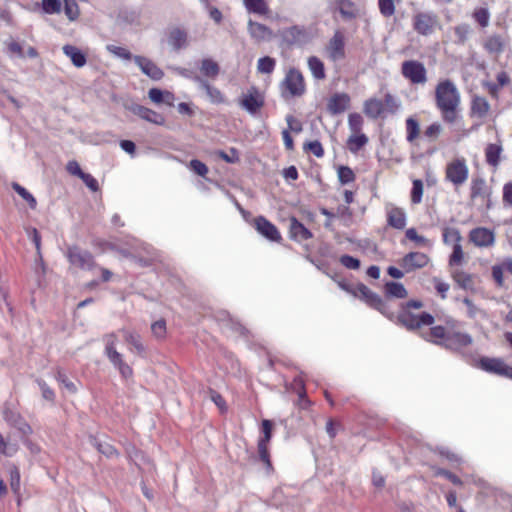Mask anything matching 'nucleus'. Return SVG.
I'll list each match as a JSON object with an SVG mask.
<instances>
[{"label": "nucleus", "instance_id": "nucleus-63", "mask_svg": "<svg viewBox=\"0 0 512 512\" xmlns=\"http://www.w3.org/2000/svg\"><path fill=\"white\" fill-rule=\"evenodd\" d=\"M37 383L42 393V397L47 401L53 402L55 399L54 391L41 379H38Z\"/></svg>", "mask_w": 512, "mask_h": 512}, {"label": "nucleus", "instance_id": "nucleus-51", "mask_svg": "<svg viewBox=\"0 0 512 512\" xmlns=\"http://www.w3.org/2000/svg\"><path fill=\"white\" fill-rule=\"evenodd\" d=\"M464 258V252L460 242L454 243L453 251L449 258V266H457L462 264Z\"/></svg>", "mask_w": 512, "mask_h": 512}, {"label": "nucleus", "instance_id": "nucleus-57", "mask_svg": "<svg viewBox=\"0 0 512 512\" xmlns=\"http://www.w3.org/2000/svg\"><path fill=\"white\" fill-rule=\"evenodd\" d=\"M188 167L195 174H197V175H199L201 177H205L207 175V173H208V167L206 166V164L203 163L202 161L198 160V159H192L189 162Z\"/></svg>", "mask_w": 512, "mask_h": 512}, {"label": "nucleus", "instance_id": "nucleus-11", "mask_svg": "<svg viewBox=\"0 0 512 512\" xmlns=\"http://www.w3.org/2000/svg\"><path fill=\"white\" fill-rule=\"evenodd\" d=\"M437 24V16L431 12H420L413 18L414 30L420 35H430Z\"/></svg>", "mask_w": 512, "mask_h": 512}, {"label": "nucleus", "instance_id": "nucleus-24", "mask_svg": "<svg viewBox=\"0 0 512 512\" xmlns=\"http://www.w3.org/2000/svg\"><path fill=\"white\" fill-rule=\"evenodd\" d=\"M290 237L298 242L312 238V233L296 218L290 220Z\"/></svg>", "mask_w": 512, "mask_h": 512}, {"label": "nucleus", "instance_id": "nucleus-9", "mask_svg": "<svg viewBox=\"0 0 512 512\" xmlns=\"http://www.w3.org/2000/svg\"><path fill=\"white\" fill-rule=\"evenodd\" d=\"M279 36L287 45L302 46L310 41V35L304 26L294 25L279 31Z\"/></svg>", "mask_w": 512, "mask_h": 512}, {"label": "nucleus", "instance_id": "nucleus-39", "mask_svg": "<svg viewBox=\"0 0 512 512\" xmlns=\"http://www.w3.org/2000/svg\"><path fill=\"white\" fill-rule=\"evenodd\" d=\"M454 281L463 289H471L473 287L472 276L462 270H455L452 273Z\"/></svg>", "mask_w": 512, "mask_h": 512}, {"label": "nucleus", "instance_id": "nucleus-49", "mask_svg": "<svg viewBox=\"0 0 512 512\" xmlns=\"http://www.w3.org/2000/svg\"><path fill=\"white\" fill-rule=\"evenodd\" d=\"M363 117L359 113H351L348 116V126L353 134L361 133L363 127Z\"/></svg>", "mask_w": 512, "mask_h": 512}, {"label": "nucleus", "instance_id": "nucleus-38", "mask_svg": "<svg viewBox=\"0 0 512 512\" xmlns=\"http://www.w3.org/2000/svg\"><path fill=\"white\" fill-rule=\"evenodd\" d=\"M487 195V186L483 178H473L471 182V198H484Z\"/></svg>", "mask_w": 512, "mask_h": 512}, {"label": "nucleus", "instance_id": "nucleus-35", "mask_svg": "<svg viewBox=\"0 0 512 512\" xmlns=\"http://www.w3.org/2000/svg\"><path fill=\"white\" fill-rule=\"evenodd\" d=\"M120 332L123 334L125 341L132 345L138 353H143L145 351V347L138 333L125 328L121 329Z\"/></svg>", "mask_w": 512, "mask_h": 512}, {"label": "nucleus", "instance_id": "nucleus-14", "mask_svg": "<svg viewBox=\"0 0 512 512\" xmlns=\"http://www.w3.org/2000/svg\"><path fill=\"white\" fill-rule=\"evenodd\" d=\"M385 213L387 217V224L397 230H402L407 224V215L403 208H400L392 203L385 205Z\"/></svg>", "mask_w": 512, "mask_h": 512}, {"label": "nucleus", "instance_id": "nucleus-5", "mask_svg": "<svg viewBox=\"0 0 512 512\" xmlns=\"http://www.w3.org/2000/svg\"><path fill=\"white\" fill-rule=\"evenodd\" d=\"M469 168L463 157L455 158L449 162L445 170V178L455 187L462 186L468 179Z\"/></svg>", "mask_w": 512, "mask_h": 512}, {"label": "nucleus", "instance_id": "nucleus-37", "mask_svg": "<svg viewBox=\"0 0 512 512\" xmlns=\"http://www.w3.org/2000/svg\"><path fill=\"white\" fill-rule=\"evenodd\" d=\"M368 143V137L363 133L352 134L347 140V146L350 152L357 153Z\"/></svg>", "mask_w": 512, "mask_h": 512}, {"label": "nucleus", "instance_id": "nucleus-12", "mask_svg": "<svg viewBox=\"0 0 512 512\" xmlns=\"http://www.w3.org/2000/svg\"><path fill=\"white\" fill-rule=\"evenodd\" d=\"M69 262L80 269L91 270L95 267L92 254L88 251L81 250L78 247H70L67 253Z\"/></svg>", "mask_w": 512, "mask_h": 512}, {"label": "nucleus", "instance_id": "nucleus-29", "mask_svg": "<svg viewBox=\"0 0 512 512\" xmlns=\"http://www.w3.org/2000/svg\"><path fill=\"white\" fill-rule=\"evenodd\" d=\"M199 69L204 77L212 80H215L220 73L219 64L211 58H203L200 61Z\"/></svg>", "mask_w": 512, "mask_h": 512}, {"label": "nucleus", "instance_id": "nucleus-47", "mask_svg": "<svg viewBox=\"0 0 512 512\" xmlns=\"http://www.w3.org/2000/svg\"><path fill=\"white\" fill-rule=\"evenodd\" d=\"M12 188L14 189V191L19 194L25 201H27V203L29 204L30 208L31 209H35L36 206H37V201L35 199V197L30 193L28 192L23 186H21L20 184L14 182L12 184Z\"/></svg>", "mask_w": 512, "mask_h": 512}, {"label": "nucleus", "instance_id": "nucleus-17", "mask_svg": "<svg viewBox=\"0 0 512 512\" xmlns=\"http://www.w3.org/2000/svg\"><path fill=\"white\" fill-rule=\"evenodd\" d=\"M469 238L477 247H490L495 242L494 232L484 227L472 229L470 231Z\"/></svg>", "mask_w": 512, "mask_h": 512}, {"label": "nucleus", "instance_id": "nucleus-58", "mask_svg": "<svg viewBox=\"0 0 512 512\" xmlns=\"http://www.w3.org/2000/svg\"><path fill=\"white\" fill-rule=\"evenodd\" d=\"M380 13L384 17H390L395 13V4L393 0H378Z\"/></svg>", "mask_w": 512, "mask_h": 512}, {"label": "nucleus", "instance_id": "nucleus-4", "mask_svg": "<svg viewBox=\"0 0 512 512\" xmlns=\"http://www.w3.org/2000/svg\"><path fill=\"white\" fill-rule=\"evenodd\" d=\"M281 91L284 98L302 96L305 92L302 73L295 68L289 69L281 82Z\"/></svg>", "mask_w": 512, "mask_h": 512}, {"label": "nucleus", "instance_id": "nucleus-30", "mask_svg": "<svg viewBox=\"0 0 512 512\" xmlns=\"http://www.w3.org/2000/svg\"><path fill=\"white\" fill-rule=\"evenodd\" d=\"M490 110V104L482 96H474L471 101V112L478 118H485Z\"/></svg>", "mask_w": 512, "mask_h": 512}, {"label": "nucleus", "instance_id": "nucleus-8", "mask_svg": "<svg viewBox=\"0 0 512 512\" xmlns=\"http://www.w3.org/2000/svg\"><path fill=\"white\" fill-rule=\"evenodd\" d=\"M264 104V94L255 86L248 88L239 100L240 107L251 115H255Z\"/></svg>", "mask_w": 512, "mask_h": 512}, {"label": "nucleus", "instance_id": "nucleus-50", "mask_svg": "<svg viewBox=\"0 0 512 512\" xmlns=\"http://www.w3.org/2000/svg\"><path fill=\"white\" fill-rule=\"evenodd\" d=\"M443 242L445 244H449L451 242L458 243L461 242L462 237L457 228L454 227H445L443 228Z\"/></svg>", "mask_w": 512, "mask_h": 512}, {"label": "nucleus", "instance_id": "nucleus-13", "mask_svg": "<svg viewBox=\"0 0 512 512\" xmlns=\"http://www.w3.org/2000/svg\"><path fill=\"white\" fill-rule=\"evenodd\" d=\"M4 420L12 427L16 428L23 436H27L32 433V428L24 420V418L9 405H6L3 410Z\"/></svg>", "mask_w": 512, "mask_h": 512}, {"label": "nucleus", "instance_id": "nucleus-56", "mask_svg": "<svg viewBox=\"0 0 512 512\" xmlns=\"http://www.w3.org/2000/svg\"><path fill=\"white\" fill-rule=\"evenodd\" d=\"M423 196V183L421 180L416 179L413 181L412 191H411V201L414 204H418L421 202Z\"/></svg>", "mask_w": 512, "mask_h": 512}, {"label": "nucleus", "instance_id": "nucleus-7", "mask_svg": "<svg viewBox=\"0 0 512 512\" xmlns=\"http://www.w3.org/2000/svg\"><path fill=\"white\" fill-rule=\"evenodd\" d=\"M401 74L413 85H425L427 82L426 67L418 60L404 61L401 64Z\"/></svg>", "mask_w": 512, "mask_h": 512}, {"label": "nucleus", "instance_id": "nucleus-6", "mask_svg": "<svg viewBox=\"0 0 512 512\" xmlns=\"http://www.w3.org/2000/svg\"><path fill=\"white\" fill-rule=\"evenodd\" d=\"M398 322L409 330L420 328L421 326H430L434 323V317L427 312L415 314L407 308H401L397 315Z\"/></svg>", "mask_w": 512, "mask_h": 512}, {"label": "nucleus", "instance_id": "nucleus-33", "mask_svg": "<svg viewBox=\"0 0 512 512\" xmlns=\"http://www.w3.org/2000/svg\"><path fill=\"white\" fill-rule=\"evenodd\" d=\"M308 68L312 76L317 80H323L326 77L323 62L316 56L308 58Z\"/></svg>", "mask_w": 512, "mask_h": 512}, {"label": "nucleus", "instance_id": "nucleus-2", "mask_svg": "<svg viewBox=\"0 0 512 512\" xmlns=\"http://www.w3.org/2000/svg\"><path fill=\"white\" fill-rule=\"evenodd\" d=\"M448 325V335L445 341V348L459 352L462 349L469 347L473 343L472 336L464 332L461 327L462 323L458 320L448 317L445 320Z\"/></svg>", "mask_w": 512, "mask_h": 512}, {"label": "nucleus", "instance_id": "nucleus-22", "mask_svg": "<svg viewBox=\"0 0 512 512\" xmlns=\"http://www.w3.org/2000/svg\"><path fill=\"white\" fill-rule=\"evenodd\" d=\"M483 48L489 55H500L505 49V41L499 34H492L483 40Z\"/></svg>", "mask_w": 512, "mask_h": 512}, {"label": "nucleus", "instance_id": "nucleus-1", "mask_svg": "<svg viewBox=\"0 0 512 512\" xmlns=\"http://www.w3.org/2000/svg\"><path fill=\"white\" fill-rule=\"evenodd\" d=\"M435 103L445 122L453 123L461 103L460 92L450 79L440 80L435 88Z\"/></svg>", "mask_w": 512, "mask_h": 512}, {"label": "nucleus", "instance_id": "nucleus-18", "mask_svg": "<svg viewBox=\"0 0 512 512\" xmlns=\"http://www.w3.org/2000/svg\"><path fill=\"white\" fill-rule=\"evenodd\" d=\"M133 60L142 73L152 80L157 81L163 78L164 72L150 59L137 55L133 57Z\"/></svg>", "mask_w": 512, "mask_h": 512}, {"label": "nucleus", "instance_id": "nucleus-19", "mask_svg": "<svg viewBox=\"0 0 512 512\" xmlns=\"http://www.w3.org/2000/svg\"><path fill=\"white\" fill-rule=\"evenodd\" d=\"M428 262L429 258L426 254L422 252H410L403 257L401 266L406 270V272H410L412 270L425 267Z\"/></svg>", "mask_w": 512, "mask_h": 512}, {"label": "nucleus", "instance_id": "nucleus-41", "mask_svg": "<svg viewBox=\"0 0 512 512\" xmlns=\"http://www.w3.org/2000/svg\"><path fill=\"white\" fill-rule=\"evenodd\" d=\"M420 131L419 123L413 117H409L406 119V140L409 143H413L415 139L418 137Z\"/></svg>", "mask_w": 512, "mask_h": 512}, {"label": "nucleus", "instance_id": "nucleus-64", "mask_svg": "<svg viewBox=\"0 0 512 512\" xmlns=\"http://www.w3.org/2000/svg\"><path fill=\"white\" fill-rule=\"evenodd\" d=\"M339 261L347 269L356 270L360 267V261L350 255H342Z\"/></svg>", "mask_w": 512, "mask_h": 512}, {"label": "nucleus", "instance_id": "nucleus-43", "mask_svg": "<svg viewBox=\"0 0 512 512\" xmlns=\"http://www.w3.org/2000/svg\"><path fill=\"white\" fill-rule=\"evenodd\" d=\"M246 9L249 12L263 15L268 11V7L264 0H243Z\"/></svg>", "mask_w": 512, "mask_h": 512}, {"label": "nucleus", "instance_id": "nucleus-60", "mask_svg": "<svg viewBox=\"0 0 512 512\" xmlns=\"http://www.w3.org/2000/svg\"><path fill=\"white\" fill-rule=\"evenodd\" d=\"M97 450L108 458L117 455L116 449L108 442L96 441Z\"/></svg>", "mask_w": 512, "mask_h": 512}, {"label": "nucleus", "instance_id": "nucleus-36", "mask_svg": "<svg viewBox=\"0 0 512 512\" xmlns=\"http://www.w3.org/2000/svg\"><path fill=\"white\" fill-rule=\"evenodd\" d=\"M104 342H105V355L110 360L112 358H117L119 355H121L116 350V344L118 342V337L115 333H110L104 336Z\"/></svg>", "mask_w": 512, "mask_h": 512}, {"label": "nucleus", "instance_id": "nucleus-53", "mask_svg": "<svg viewBox=\"0 0 512 512\" xmlns=\"http://www.w3.org/2000/svg\"><path fill=\"white\" fill-rule=\"evenodd\" d=\"M19 447L16 443L5 441L4 437L0 433V454L7 457H12L18 451Z\"/></svg>", "mask_w": 512, "mask_h": 512}, {"label": "nucleus", "instance_id": "nucleus-20", "mask_svg": "<svg viewBox=\"0 0 512 512\" xmlns=\"http://www.w3.org/2000/svg\"><path fill=\"white\" fill-rule=\"evenodd\" d=\"M248 32L255 41H269L273 38L272 30L264 24L249 20Z\"/></svg>", "mask_w": 512, "mask_h": 512}, {"label": "nucleus", "instance_id": "nucleus-34", "mask_svg": "<svg viewBox=\"0 0 512 512\" xmlns=\"http://www.w3.org/2000/svg\"><path fill=\"white\" fill-rule=\"evenodd\" d=\"M502 152L501 145L498 144H488L485 149V158L486 162L493 167H497L500 162V155Z\"/></svg>", "mask_w": 512, "mask_h": 512}, {"label": "nucleus", "instance_id": "nucleus-31", "mask_svg": "<svg viewBox=\"0 0 512 512\" xmlns=\"http://www.w3.org/2000/svg\"><path fill=\"white\" fill-rule=\"evenodd\" d=\"M504 361L499 358L483 357L480 360V367L486 372L500 375L504 366Z\"/></svg>", "mask_w": 512, "mask_h": 512}, {"label": "nucleus", "instance_id": "nucleus-16", "mask_svg": "<svg viewBox=\"0 0 512 512\" xmlns=\"http://www.w3.org/2000/svg\"><path fill=\"white\" fill-rule=\"evenodd\" d=\"M254 224L257 232L266 239L273 242H279L281 240V234L278 231L277 227L269 220H267L265 217H256Z\"/></svg>", "mask_w": 512, "mask_h": 512}, {"label": "nucleus", "instance_id": "nucleus-3", "mask_svg": "<svg viewBox=\"0 0 512 512\" xmlns=\"http://www.w3.org/2000/svg\"><path fill=\"white\" fill-rule=\"evenodd\" d=\"M351 293L363 300L370 307L378 310L389 319H393L394 313L388 308V304L378 294L369 289L366 285L359 283L351 290Z\"/></svg>", "mask_w": 512, "mask_h": 512}, {"label": "nucleus", "instance_id": "nucleus-21", "mask_svg": "<svg viewBox=\"0 0 512 512\" xmlns=\"http://www.w3.org/2000/svg\"><path fill=\"white\" fill-rule=\"evenodd\" d=\"M350 97L346 93H336L328 101L327 108L332 115L343 113L348 109Z\"/></svg>", "mask_w": 512, "mask_h": 512}, {"label": "nucleus", "instance_id": "nucleus-55", "mask_svg": "<svg viewBox=\"0 0 512 512\" xmlns=\"http://www.w3.org/2000/svg\"><path fill=\"white\" fill-rule=\"evenodd\" d=\"M64 12L70 20H75L79 16L78 4L75 0H63Z\"/></svg>", "mask_w": 512, "mask_h": 512}, {"label": "nucleus", "instance_id": "nucleus-48", "mask_svg": "<svg viewBox=\"0 0 512 512\" xmlns=\"http://www.w3.org/2000/svg\"><path fill=\"white\" fill-rule=\"evenodd\" d=\"M171 70L175 74H177L185 79H189V80L197 83L198 85H199L200 81L204 78V77H201L198 74H196L193 70H190V69H187L184 67H179V66L171 67Z\"/></svg>", "mask_w": 512, "mask_h": 512}, {"label": "nucleus", "instance_id": "nucleus-44", "mask_svg": "<svg viewBox=\"0 0 512 512\" xmlns=\"http://www.w3.org/2000/svg\"><path fill=\"white\" fill-rule=\"evenodd\" d=\"M109 361L119 370L123 378L128 379L132 376V368L123 361L122 355H119L117 358H112Z\"/></svg>", "mask_w": 512, "mask_h": 512}, {"label": "nucleus", "instance_id": "nucleus-62", "mask_svg": "<svg viewBox=\"0 0 512 512\" xmlns=\"http://www.w3.org/2000/svg\"><path fill=\"white\" fill-rule=\"evenodd\" d=\"M258 453L260 460L266 465L267 469L272 468V464L270 461V455L268 451V444L266 443H258Z\"/></svg>", "mask_w": 512, "mask_h": 512}, {"label": "nucleus", "instance_id": "nucleus-23", "mask_svg": "<svg viewBox=\"0 0 512 512\" xmlns=\"http://www.w3.org/2000/svg\"><path fill=\"white\" fill-rule=\"evenodd\" d=\"M168 44L176 51L184 49L188 45V35L180 28H173L168 35Z\"/></svg>", "mask_w": 512, "mask_h": 512}, {"label": "nucleus", "instance_id": "nucleus-59", "mask_svg": "<svg viewBox=\"0 0 512 512\" xmlns=\"http://www.w3.org/2000/svg\"><path fill=\"white\" fill-rule=\"evenodd\" d=\"M43 11L47 14H55L61 11L60 0H42Z\"/></svg>", "mask_w": 512, "mask_h": 512}, {"label": "nucleus", "instance_id": "nucleus-25", "mask_svg": "<svg viewBox=\"0 0 512 512\" xmlns=\"http://www.w3.org/2000/svg\"><path fill=\"white\" fill-rule=\"evenodd\" d=\"M63 53L71 60L73 65L77 68L85 66L87 62L86 55L74 45H64Z\"/></svg>", "mask_w": 512, "mask_h": 512}, {"label": "nucleus", "instance_id": "nucleus-61", "mask_svg": "<svg viewBox=\"0 0 512 512\" xmlns=\"http://www.w3.org/2000/svg\"><path fill=\"white\" fill-rule=\"evenodd\" d=\"M304 149L310 151L313 155L318 158L323 157L324 149L322 144L318 140L310 141L304 145Z\"/></svg>", "mask_w": 512, "mask_h": 512}, {"label": "nucleus", "instance_id": "nucleus-28", "mask_svg": "<svg viewBox=\"0 0 512 512\" xmlns=\"http://www.w3.org/2000/svg\"><path fill=\"white\" fill-rule=\"evenodd\" d=\"M384 109V103L377 98H370L363 105V112L371 119H377L384 112Z\"/></svg>", "mask_w": 512, "mask_h": 512}, {"label": "nucleus", "instance_id": "nucleus-46", "mask_svg": "<svg viewBox=\"0 0 512 512\" xmlns=\"http://www.w3.org/2000/svg\"><path fill=\"white\" fill-rule=\"evenodd\" d=\"M454 33L457 38L456 43L464 44L468 40L469 35L471 34V27L469 24L466 23L459 24L454 28Z\"/></svg>", "mask_w": 512, "mask_h": 512}, {"label": "nucleus", "instance_id": "nucleus-26", "mask_svg": "<svg viewBox=\"0 0 512 512\" xmlns=\"http://www.w3.org/2000/svg\"><path fill=\"white\" fill-rule=\"evenodd\" d=\"M198 86L205 91L207 97L213 104H222L225 102V97L220 89L211 85L207 79L203 78Z\"/></svg>", "mask_w": 512, "mask_h": 512}, {"label": "nucleus", "instance_id": "nucleus-32", "mask_svg": "<svg viewBox=\"0 0 512 512\" xmlns=\"http://www.w3.org/2000/svg\"><path fill=\"white\" fill-rule=\"evenodd\" d=\"M448 335V325L445 323V326H434L430 329L428 340L441 345L445 348V341Z\"/></svg>", "mask_w": 512, "mask_h": 512}, {"label": "nucleus", "instance_id": "nucleus-45", "mask_svg": "<svg viewBox=\"0 0 512 512\" xmlns=\"http://www.w3.org/2000/svg\"><path fill=\"white\" fill-rule=\"evenodd\" d=\"M405 236L407 239L414 241L418 246L422 247H431L432 243L429 239L421 236L417 233L415 228H409L405 232Z\"/></svg>", "mask_w": 512, "mask_h": 512}, {"label": "nucleus", "instance_id": "nucleus-15", "mask_svg": "<svg viewBox=\"0 0 512 512\" xmlns=\"http://www.w3.org/2000/svg\"><path fill=\"white\" fill-rule=\"evenodd\" d=\"M125 108L147 122L156 125H163L165 123V118L161 114L145 106L131 103L125 105Z\"/></svg>", "mask_w": 512, "mask_h": 512}, {"label": "nucleus", "instance_id": "nucleus-27", "mask_svg": "<svg viewBox=\"0 0 512 512\" xmlns=\"http://www.w3.org/2000/svg\"><path fill=\"white\" fill-rule=\"evenodd\" d=\"M384 294L387 299H404L408 292L402 283L388 281L384 285Z\"/></svg>", "mask_w": 512, "mask_h": 512}, {"label": "nucleus", "instance_id": "nucleus-10", "mask_svg": "<svg viewBox=\"0 0 512 512\" xmlns=\"http://www.w3.org/2000/svg\"><path fill=\"white\" fill-rule=\"evenodd\" d=\"M328 58L337 62L345 58V37L340 30H336L326 45Z\"/></svg>", "mask_w": 512, "mask_h": 512}, {"label": "nucleus", "instance_id": "nucleus-52", "mask_svg": "<svg viewBox=\"0 0 512 512\" xmlns=\"http://www.w3.org/2000/svg\"><path fill=\"white\" fill-rule=\"evenodd\" d=\"M106 49L115 57L123 60H131L134 57L128 49L121 46L110 44L107 45Z\"/></svg>", "mask_w": 512, "mask_h": 512}, {"label": "nucleus", "instance_id": "nucleus-54", "mask_svg": "<svg viewBox=\"0 0 512 512\" xmlns=\"http://www.w3.org/2000/svg\"><path fill=\"white\" fill-rule=\"evenodd\" d=\"M338 179L341 184H349L355 180V174L350 167L340 166L338 169Z\"/></svg>", "mask_w": 512, "mask_h": 512}, {"label": "nucleus", "instance_id": "nucleus-42", "mask_svg": "<svg viewBox=\"0 0 512 512\" xmlns=\"http://www.w3.org/2000/svg\"><path fill=\"white\" fill-rule=\"evenodd\" d=\"M472 17L482 28H486L490 23V12L486 7L476 8Z\"/></svg>", "mask_w": 512, "mask_h": 512}, {"label": "nucleus", "instance_id": "nucleus-40", "mask_svg": "<svg viewBox=\"0 0 512 512\" xmlns=\"http://www.w3.org/2000/svg\"><path fill=\"white\" fill-rule=\"evenodd\" d=\"M276 67V61L274 58L264 56L258 59L257 71L261 74H271Z\"/></svg>", "mask_w": 512, "mask_h": 512}]
</instances>
